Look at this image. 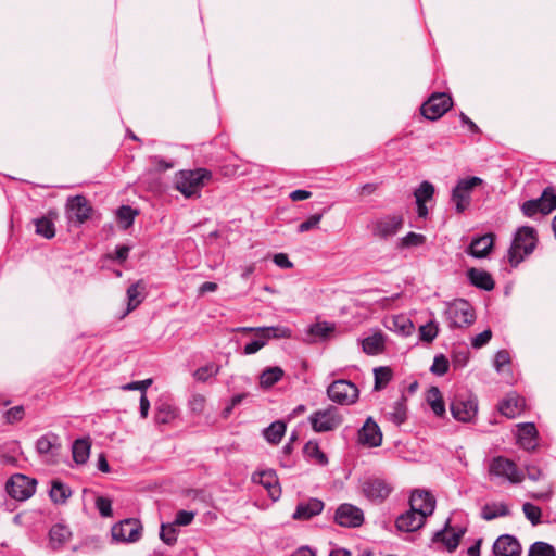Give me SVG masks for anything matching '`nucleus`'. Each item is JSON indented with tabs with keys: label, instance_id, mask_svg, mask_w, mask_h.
Here are the masks:
<instances>
[{
	"label": "nucleus",
	"instance_id": "f257e3e1",
	"mask_svg": "<svg viewBox=\"0 0 556 556\" xmlns=\"http://www.w3.org/2000/svg\"><path fill=\"white\" fill-rule=\"evenodd\" d=\"M538 238L533 227H519L513 238L508 250V262L511 266H518L526 256L531 254L536 247Z\"/></svg>",
	"mask_w": 556,
	"mask_h": 556
},
{
	"label": "nucleus",
	"instance_id": "f03ea898",
	"mask_svg": "<svg viewBox=\"0 0 556 556\" xmlns=\"http://www.w3.org/2000/svg\"><path fill=\"white\" fill-rule=\"evenodd\" d=\"M211 178L212 173L206 168L180 170L176 175L175 187L186 198L200 197L201 189Z\"/></svg>",
	"mask_w": 556,
	"mask_h": 556
},
{
	"label": "nucleus",
	"instance_id": "7ed1b4c3",
	"mask_svg": "<svg viewBox=\"0 0 556 556\" xmlns=\"http://www.w3.org/2000/svg\"><path fill=\"white\" fill-rule=\"evenodd\" d=\"M444 316L451 329L467 328L476 320L473 307L464 299H457L448 303Z\"/></svg>",
	"mask_w": 556,
	"mask_h": 556
},
{
	"label": "nucleus",
	"instance_id": "20e7f679",
	"mask_svg": "<svg viewBox=\"0 0 556 556\" xmlns=\"http://www.w3.org/2000/svg\"><path fill=\"white\" fill-rule=\"evenodd\" d=\"M488 472L491 480L502 479L513 484L522 482L525 478L523 472L518 469L517 465L504 456L493 457L489 462Z\"/></svg>",
	"mask_w": 556,
	"mask_h": 556
},
{
	"label": "nucleus",
	"instance_id": "39448f33",
	"mask_svg": "<svg viewBox=\"0 0 556 556\" xmlns=\"http://www.w3.org/2000/svg\"><path fill=\"white\" fill-rule=\"evenodd\" d=\"M482 184L483 180L477 176L462 178L457 181L452 190L451 201L458 214L464 213L469 207L472 190Z\"/></svg>",
	"mask_w": 556,
	"mask_h": 556
},
{
	"label": "nucleus",
	"instance_id": "423d86ee",
	"mask_svg": "<svg viewBox=\"0 0 556 556\" xmlns=\"http://www.w3.org/2000/svg\"><path fill=\"white\" fill-rule=\"evenodd\" d=\"M291 334V329L283 326H269L258 328L256 338L244 345L243 354H255L262 348H264L270 339H287L290 338Z\"/></svg>",
	"mask_w": 556,
	"mask_h": 556
},
{
	"label": "nucleus",
	"instance_id": "0eeeda50",
	"mask_svg": "<svg viewBox=\"0 0 556 556\" xmlns=\"http://www.w3.org/2000/svg\"><path fill=\"white\" fill-rule=\"evenodd\" d=\"M308 420L313 430L318 433L332 431L343 422V418L339 414L338 408L333 406L314 412L308 417Z\"/></svg>",
	"mask_w": 556,
	"mask_h": 556
},
{
	"label": "nucleus",
	"instance_id": "6e6552de",
	"mask_svg": "<svg viewBox=\"0 0 556 556\" xmlns=\"http://www.w3.org/2000/svg\"><path fill=\"white\" fill-rule=\"evenodd\" d=\"M327 395L334 403L351 405L357 401L359 391L353 382L339 379L327 388Z\"/></svg>",
	"mask_w": 556,
	"mask_h": 556
},
{
	"label": "nucleus",
	"instance_id": "1a4fd4ad",
	"mask_svg": "<svg viewBox=\"0 0 556 556\" xmlns=\"http://www.w3.org/2000/svg\"><path fill=\"white\" fill-rule=\"evenodd\" d=\"M37 480L22 473L13 475L5 484L8 494L17 501H26L36 492Z\"/></svg>",
	"mask_w": 556,
	"mask_h": 556
},
{
	"label": "nucleus",
	"instance_id": "9d476101",
	"mask_svg": "<svg viewBox=\"0 0 556 556\" xmlns=\"http://www.w3.org/2000/svg\"><path fill=\"white\" fill-rule=\"evenodd\" d=\"M453 105L452 98L444 92L433 93L422 103L420 111L422 116L430 121H437L443 116Z\"/></svg>",
	"mask_w": 556,
	"mask_h": 556
},
{
	"label": "nucleus",
	"instance_id": "9b49d317",
	"mask_svg": "<svg viewBox=\"0 0 556 556\" xmlns=\"http://www.w3.org/2000/svg\"><path fill=\"white\" fill-rule=\"evenodd\" d=\"M113 540L123 543L137 542L142 534V526L138 519L128 518L114 525L111 530Z\"/></svg>",
	"mask_w": 556,
	"mask_h": 556
},
{
	"label": "nucleus",
	"instance_id": "f8f14e48",
	"mask_svg": "<svg viewBox=\"0 0 556 556\" xmlns=\"http://www.w3.org/2000/svg\"><path fill=\"white\" fill-rule=\"evenodd\" d=\"M334 521L344 528H357L364 522V513L355 505L343 503L336 510Z\"/></svg>",
	"mask_w": 556,
	"mask_h": 556
},
{
	"label": "nucleus",
	"instance_id": "ddd939ff",
	"mask_svg": "<svg viewBox=\"0 0 556 556\" xmlns=\"http://www.w3.org/2000/svg\"><path fill=\"white\" fill-rule=\"evenodd\" d=\"M92 207L84 195H75L67 199L66 215L70 222L85 223L91 215Z\"/></svg>",
	"mask_w": 556,
	"mask_h": 556
},
{
	"label": "nucleus",
	"instance_id": "4468645a",
	"mask_svg": "<svg viewBox=\"0 0 556 556\" xmlns=\"http://www.w3.org/2000/svg\"><path fill=\"white\" fill-rule=\"evenodd\" d=\"M465 533L466 528H453L451 527V520L447 519L444 525V528L437 531L433 534L432 542H441L445 545L448 552H454L458 547L460 540L465 535Z\"/></svg>",
	"mask_w": 556,
	"mask_h": 556
},
{
	"label": "nucleus",
	"instance_id": "2eb2a0df",
	"mask_svg": "<svg viewBox=\"0 0 556 556\" xmlns=\"http://www.w3.org/2000/svg\"><path fill=\"white\" fill-rule=\"evenodd\" d=\"M477 409L476 400L470 397L455 396L450 404L452 416L462 422H469L476 416Z\"/></svg>",
	"mask_w": 556,
	"mask_h": 556
},
{
	"label": "nucleus",
	"instance_id": "dca6fc26",
	"mask_svg": "<svg viewBox=\"0 0 556 556\" xmlns=\"http://www.w3.org/2000/svg\"><path fill=\"white\" fill-rule=\"evenodd\" d=\"M382 432L372 417H368L357 432V442L366 447H378L382 444Z\"/></svg>",
	"mask_w": 556,
	"mask_h": 556
},
{
	"label": "nucleus",
	"instance_id": "f3484780",
	"mask_svg": "<svg viewBox=\"0 0 556 556\" xmlns=\"http://www.w3.org/2000/svg\"><path fill=\"white\" fill-rule=\"evenodd\" d=\"M409 507L417 514H425V518H427L434 511L435 498L428 491L416 490L409 497Z\"/></svg>",
	"mask_w": 556,
	"mask_h": 556
},
{
	"label": "nucleus",
	"instance_id": "a211bd4d",
	"mask_svg": "<svg viewBox=\"0 0 556 556\" xmlns=\"http://www.w3.org/2000/svg\"><path fill=\"white\" fill-rule=\"evenodd\" d=\"M403 224L402 215H388L375 223L372 232L379 238L387 239L394 236L403 227Z\"/></svg>",
	"mask_w": 556,
	"mask_h": 556
},
{
	"label": "nucleus",
	"instance_id": "6ab92c4d",
	"mask_svg": "<svg viewBox=\"0 0 556 556\" xmlns=\"http://www.w3.org/2000/svg\"><path fill=\"white\" fill-rule=\"evenodd\" d=\"M391 491L392 486L379 478H370L363 483L365 496L374 502L384 501L390 495Z\"/></svg>",
	"mask_w": 556,
	"mask_h": 556
},
{
	"label": "nucleus",
	"instance_id": "aec40b11",
	"mask_svg": "<svg viewBox=\"0 0 556 556\" xmlns=\"http://www.w3.org/2000/svg\"><path fill=\"white\" fill-rule=\"evenodd\" d=\"M493 553L495 556H519L521 545L514 535L503 534L494 542Z\"/></svg>",
	"mask_w": 556,
	"mask_h": 556
},
{
	"label": "nucleus",
	"instance_id": "412c9836",
	"mask_svg": "<svg viewBox=\"0 0 556 556\" xmlns=\"http://www.w3.org/2000/svg\"><path fill=\"white\" fill-rule=\"evenodd\" d=\"M425 514H417L416 511L409 509L403 514H401L396 520L395 526L399 531L402 532H414L420 529L425 523Z\"/></svg>",
	"mask_w": 556,
	"mask_h": 556
},
{
	"label": "nucleus",
	"instance_id": "4be33fe9",
	"mask_svg": "<svg viewBox=\"0 0 556 556\" xmlns=\"http://www.w3.org/2000/svg\"><path fill=\"white\" fill-rule=\"evenodd\" d=\"M324 509V502L318 498H309L307 502L299 503L292 518L295 520H308L319 515Z\"/></svg>",
	"mask_w": 556,
	"mask_h": 556
},
{
	"label": "nucleus",
	"instance_id": "5701e85b",
	"mask_svg": "<svg viewBox=\"0 0 556 556\" xmlns=\"http://www.w3.org/2000/svg\"><path fill=\"white\" fill-rule=\"evenodd\" d=\"M538 430L532 422H526L519 425L518 433H517V442L518 444L527 450L533 451L538 445Z\"/></svg>",
	"mask_w": 556,
	"mask_h": 556
},
{
	"label": "nucleus",
	"instance_id": "b1692460",
	"mask_svg": "<svg viewBox=\"0 0 556 556\" xmlns=\"http://www.w3.org/2000/svg\"><path fill=\"white\" fill-rule=\"evenodd\" d=\"M72 531L62 523L53 525L49 531V546L53 551H60L71 540Z\"/></svg>",
	"mask_w": 556,
	"mask_h": 556
},
{
	"label": "nucleus",
	"instance_id": "393cba45",
	"mask_svg": "<svg viewBox=\"0 0 556 556\" xmlns=\"http://www.w3.org/2000/svg\"><path fill=\"white\" fill-rule=\"evenodd\" d=\"M495 236L486 233L481 237L472 239L468 253L476 258L485 257L493 248Z\"/></svg>",
	"mask_w": 556,
	"mask_h": 556
},
{
	"label": "nucleus",
	"instance_id": "a878e982",
	"mask_svg": "<svg viewBox=\"0 0 556 556\" xmlns=\"http://www.w3.org/2000/svg\"><path fill=\"white\" fill-rule=\"evenodd\" d=\"M386 417L389 421L396 426H401L407 419V405L406 397L401 395L400 399L394 401L386 410Z\"/></svg>",
	"mask_w": 556,
	"mask_h": 556
},
{
	"label": "nucleus",
	"instance_id": "bb28decb",
	"mask_svg": "<svg viewBox=\"0 0 556 556\" xmlns=\"http://www.w3.org/2000/svg\"><path fill=\"white\" fill-rule=\"evenodd\" d=\"M467 278L469 282L476 288H479L484 291H491L494 289L495 282L491 274H489L485 270L478 268H469L467 270Z\"/></svg>",
	"mask_w": 556,
	"mask_h": 556
},
{
	"label": "nucleus",
	"instance_id": "cd10ccee",
	"mask_svg": "<svg viewBox=\"0 0 556 556\" xmlns=\"http://www.w3.org/2000/svg\"><path fill=\"white\" fill-rule=\"evenodd\" d=\"M178 416V408L168 401H159L155 405L154 420L159 425H167Z\"/></svg>",
	"mask_w": 556,
	"mask_h": 556
},
{
	"label": "nucleus",
	"instance_id": "c85d7f7f",
	"mask_svg": "<svg viewBox=\"0 0 556 556\" xmlns=\"http://www.w3.org/2000/svg\"><path fill=\"white\" fill-rule=\"evenodd\" d=\"M146 283L143 280L130 285L126 291L127 295V309L125 315L136 309L144 299Z\"/></svg>",
	"mask_w": 556,
	"mask_h": 556
},
{
	"label": "nucleus",
	"instance_id": "c756f323",
	"mask_svg": "<svg viewBox=\"0 0 556 556\" xmlns=\"http://www.w3.org/2000/svg\"><path fill=\"white\" fill-rule=\"evenodd\" d=\"M386 327L403 337L412 334L414 325L409 318L404 315L393 316L386 321Z\"/></svg>",
	"mask_w": 556,
	"mask_h": 556
},
{
	"label": "nucleus",
	"instance_id": "7c9ffc66",
	"mask_svg": "<svg viewBox=\"0 0 556 556\" xmlns=\"http://www.w3.org/2000/svg\"><path fill=\"white\" fill-rule=\"evenodd\" d=\"M59 448V439L53 433L41 435L36 442V450L40 455L55 456Z\"/></svg>",
	"mask_w": 556,
	"mask_h": 556
},
{
	"label": "nucleus",
	"instance_id": "2f4dec72",
	"mask_svg": "<svg viewBox=\"0 0 556 556\" xmlns=\"http://www.w3.org/2000/svg\"><path fill=\"white\" fill-rule=\"evenodd\" d=\"M363 351L368 355H378L384 350V336L381 332L374 333L362 341Z\"/></svg>",
	"mask_w": 556,
	"mask_h": 556
},
{
	"label": "nucleus",
	"instance_id": "473e14b6",
	"mask_svg": "<svg viewBox=\"0 0 556 556\" xmlns=\"http://www.w3.org/2000/svg\"><path fill=\"white\" fill-rule=\"evenodd\" d=\"M258 482L268 490L271 498L276 500L280 495L277 476L274 470H265L260 472Z\"/></svg>",
	"mask_w": 556,
	"mask_h": 556
},
{
	"label": "nucleus",
	"instance_id": "72a5a7b5",
	"mask_svg": "<svg viewBox=\"0 0 556 556\" xmlns=\"http://www.w3.org/2000/svg\"><path fill=\"white\" fill-rule=\"evenodd\" d=\"M49 495L53 503L64 504L67 501V498L72 495V491L66 484H64L60 480H53L51 482Z\"/></svg>",
	"mask_w": 556,
	"mask_h": 556
},
{
	"label": "nucleus",
	"instance_id": "f704fd0d",
	"mask_svg": "<svg viewBox=\"0 0 556 556\" xmlns=\"http://www.w3.org/2000/svg\"><path fill=\"white\" fill-rule=\"evenodd\" d=\"M34 224L37 235L46 239H52L55 236L54 220L50 215L34 219Z\"/></svg>",
	"mask_w": 556,
	"mask_h": 556
},
{
	"label": "nucleus",
	"instance_id": "c9c22d12",
	"mask_svg": "<svg viewBox=\"0 0 556 556\" xmlns=\"http://www.w3.org/2000/svg\"><path fill=\"white\" fill-rule=\"evenodd\" d=\"M508 515L509 509L504 503L485 504L481 509V517L488 521Z\"/></svg>",
	"mask_w": 556,
	"mask_h": 556
},
{
	"label": "nucleus",
	"instance_id": "e433bc0d",
	"mask_svg": "<svg viewBox=\"0 0 556 556\" xmlns=\"http://www.w3.org/2000/svg\"><path fill=\"white\" fill-rule=\"evenodd\" d=\"M286 432V424L277 420L271 422L263 432L264 438L271 444H278Z\"/></svg>",
	"mask_w": 556,
	"mask_h": 556
},
{
	"label": "nucleus",
	"instance_id": "4c0bfd02",
	"mask_svg": "<svg viewBox=\"0 0 556 556\" xmlns=\"http://www.w3.org/2000/svg\"><path fill=\"white\" fill-rule=\"evenodd\" d=\"M73 459L77 464H85L89 458L90 443L85 439H77L72 447Z\"/></svg>",
	"mask_w": 556,
	"mask_h": 556
},
{
	"label": "nucleus",
	"instance_id": "58836bf2",
	"mask_svg": "<svg viewBox=\"0 0 556 556\" xmlns=\"http://www.w3.org/2000/svg\"><path fill=\"white\" fill-rule=\"evenodd\" d=\"M283 377V370L278 367H268L260 376V384L262 388H270Z\"/></svg>",
	"mask_w": 556,
	"mask_h": 556
},
{
	"label": "nucleus",
	"instance_id": "ea45409f",
	"mask_svg": "<svg viewBox=\"0 0 556 556\" xmlns=\"http://www.w3.org/2000/svg\"><path fill=\"white\" fill-rule=\"evenodd\" d=\"M305 456L315 460L318 465L325 466L328 464L326 454L320 450L316 441H308L303 448Z\"/></svg>",
	"mask_w": 556,
	"mask_h": 556
},
{
	"label": "nucleus",
	"instance_id": "a19ab883",
	"mask_svg": "<svg viewBox=\"0 0 556 556\" xmlns=\"http://www.w3.org/2000/svg\"><path fill=\"white\" fill-rule=\"evenodd\" d=\"M137 215L138 211L132 208L130 205H122L116 213L117 219L123 229H128L132 226Z\"/></svg>",
	"mask_w": 556,
	"mask_h": 556
},
{
	"label": "nucleus",
	"instance_id": "79ce46f5",
	"mask_svg": "<svg viewBox=\"0 0 556 556\" xmlns=\"http://www.w3.org/2000/svg\"><path fill=\"white\" fill-rule=\"evenodd\" d=\"M334 331V325L328 321H318L309 327L308 333L316 339L325 340Z\"/></svg>",
	"mask_w": 556,
	"mask_h": 556
},
{
	"label": "nucleus",
	"instance_id": "37998d69",
	"mask_svg": "<svg viewBox=\"0 0 556 556\" xmlns=\"http://www.w3.org/2000/svg\"><path fill=\"white\" fill-rule=\"evenodd\" d=\"M428 402L437 416H442L445 413V405L442 400L440 390L437 387H432L429 390Z\"/></svg>",
	"mask_w": 556,
	"mask_h": 556
},
{
	"label": "nucleus",
	"instance_id": "c03bdc74",
	"mask_svg": "<svg viewBox=\"0 0 556 556\" xmlns=\"http://www.w3.org/2000/svg\"><path fill=\"white\" fill-rule=\"evenodd\" d=\"M375 386L374 389L379 391L387 387L392 379V370L389 367H377L374 369Z\"/></svg>",
	"mask_w": 556,
	"mask_h": 556
},
{
	"label": "nucleus",
	"instance_id": "a18cd8bd",
	"mask_svg": "<svg viewBox=\"0 0 556 556\" xmlns=\"http://www.w3.org/2000/svg\"><path fill=\"white\" fill-rule=\"evenodd\" d=\"M220 371V366L215 363H208L193 372L195 380L206 382L211 377L217 376Z\"/></svg>",
	"mask_w": 556,
	"mask_h": 556
},
{
	"label": "nucleus",
	"instance_id": "49530a36",
	"mask_svg": "<svg viewBox=\"0 0 556 556\" xmlns=\"http://www.w3.org/2000/svg\"><path fill=\"white\" fill-rule=\"evenodd\" d=\"M500 412L508 418H515L519 413L518 400L514 396H507L500 403Z\"/></svg>",
	"mask_w": 556,
	"mask_h": 556
},
{
	"label": "nucleus",
	"instance_id": "de8ad7c7",
	"mask_svg": "<svg viewBox=\"0 0 556 556\" xmlns=\"http://www.w3.org/2000/svg\"><path fill=\"white\" fill-rule=\"evenodd\" d=\"M177 526L172 523H162L160 538L168 546H173L177 542Z\"/></svg>",
	"mask_w": 556,
	"mask_h": 556
},
{
	"label": "nucleus",
	"instance_id": "09e8293b",
	"mask_svg": "<svg viewBox=\"0 0 556 556\" xmlns=\"http://www.w3.org/2000/svg\"><path fill=\"white\" fill-rule=\"evenodd\" d=\"M528 556H556V549L546 542L538 541L530 546Z\"/></svg>",
	"mask_w": 556,
	"mask_h": 556
},
{
	"label": "nucleus",
	"instance_id": "8fccbe9b",
	"mask_svg": "<svg viewBox=\"0 0 556 556\" xmlns=\"http://www.w3.org/2000/svg\"><path fill=\"white\" fill-rule=\"evenodd\" d=\"M540 198L544 208V215H547L552 211L556 210V192L553 187L545 188Z\"/></svg>",
	"mask_w": 556,
	"mask_h": 556
},
{
	"label": "nucleus",
	"instance_id": "3c124183",
	"mask_svg": "<svg viewBox=\"0 0 556 556\" xmlns=\"http://www.w3.org/2000/svg\"><path fill=\"white\" fill-rule=\"evenodd\" d=\"M521 212L527 217H533L538 213H541L544 215V208L542 206L541 198L532 199V200H528V201L523 202L521 205Z\"/></svg>",
	"mask_w": 556,
	"mask_h": 556
},
{
	"label": "nucleus",
	"instance_id": "603ef678",
	"mask_svg": "<svg viewBox=\"0 0 556 556\" xmlns=\"http://www.w3.org/2000/svg\"><path fill=\"white\" fill-rule=\"evenodd\" d=\"M434 193V186L429 181H422L419 187L415 190L414 195L416 202H427Z\"/></svg>",
	"mask_w": 556,
	"mask_h": 556
},
{
	"label": "nucleus",
	"instance_id": "864d4df0",
	"mask_svg": "<svg viewBox=\"0 0 556 556\" xmlns=\"http://www.w3.org/2000/svg\"><path fill=\"white\" fill-rule=\"evenodd\" d=\"M522 511L526 516V518L533 525L536 526L541 522V508L539 506H535L532 503H525L522 506Z\"/></svg>",
	"mask_w": 556,
	"mask_h": 556
},
{
	"label": "nucleus",
	"instance_id": "5fc2aeb1",
	"mask_svg": "<svg viewBox=\"0 0 556 556\" xmlns=\"http://www.w3.org/2000/svg\"><path fill=\"white\" fill-rule=\"evenodd\" d=\"M448 359L443 354H439L434 356L433 363L430 367V371L433 375L443 376L448 371Z\"/></svg>",
	"mask_w": 556,
	"mask_h": 556
},
{
	"label": "nucleus",
	"instance_id": "6e6d98bb",
	"mask_svg": "<svg viewBox=\"0 0 556 556\" xmlns=\"http://www.w3.org/2000/svg\"><path fill=\"white\" fill-rule=\"evenodd\" d=\"M438 326L432 321L419 328L420 340L425 342H432L438 336Z\"/></svg>",
	"mask_w": 556,
	"mask_h": 556
},
{
	"label": "nucleus",
	"instance_id": "4d7b16f0",
	"mask_svg": "<svg viewBox=\"0 0 556 556\" xmlns=\"http://www.w3.org/2000/svg\"><path fill=\"white\" fill-rule=\"evenodd\" d=\"M96 507L102 517H112V501L104 496H98L96 498Z\"/></svg>",
	"mask_w": 556,
	"mask_h": 556
},
{
	"label": "nucleus",
	"instance_id": "13d9d810",
	"mask_svg": "<svg viewBox=\"0 0 556 556\" xmlns=\"http://www.w3.org/2000/svg\"><path fill=\"white\" fill-rule=\"evenodd\" d=\"M426 238L421 233L408 232L401 239V244L404 248L418 247L425 242Z\"/></svg>",
	"mask_w": 556,
	"mask_h": 556
},
{
	"label": "nucleus",
	"instance_id": "bf43d9fd",
	"mask_svg": "<svg viewBox=\"0 0 556 556\" xmlns=\"http://www.w3.org/2000/svg\"><path fill=\"white\" fill-rule=\"evenodd\" d=\"M321 217H323V214L311 215L306 220L302 222L299 225L298 231L302 233V232H306V231L317 227V225L321 220Z\"/></svg>",
	"mask_w": 556,
	"mask_h": 556
},
{
	"label": "nucleus",
	"instance_id": "052dcab7",
	"mask_svg": "<svg viewBox=\"0 0 556 556\" xmlns=\"http://www.w3.org/2000/svg\"><path fill=\"white\" fill-rule=\"evenodd\" d=\"M510 363V355L506 350H500L494 357V368L497 372H501L505 365Z\"/></svg>",
	"mask_w": 556,
	"mask_h": 556
},
{
	"label": "nucleus",
	"instance_id": "680f3d73",
	"mask_svg": "<svg viewBox=\"0 0 556 556\" xmlns=\"http://www.w3.org/2000/svg\"><path fill=\"white\" fill-rule=\"evenodd\" d=\"M195 514L189 510H179L175 516V520L173 521L177 527L178 526H188L194 519Z\"/></svg>",
	"mask_w": 556,
	"mask_h": 556
},
{
	"label": "nucleus",
	"instance_id": "e2e57ef3",
	"mask_svg": "<svg viewBox=\"0 0 556 556\" xmlns=\"http://www.w3.org/2000/svg\"><path fill=\"white\" fill-rule=\"evenodd\" d=\"M491 338L492 331L490 329H486L472 338L471 346L475 349H480L484 346L491 340Z\"/></svg>",
	"mask_w": 556,
	"mask_h": 556
},
{
	"label": "nucleus",
	"instance_id": "0e129e2a",
	"mask_svg": "<svg viewBox=\"0 0 556 556\" xmlns=\"http://www.w3.org/2000/svg\"><path fill=\"white\" fill-rule=\"evenodd\" d=\"M189 407L193 413L201 414L205 407V397L201 394L192 395Z\"/></svg>",
	"mask_w": 556,
	"mask_h": 556
},
{
	"label": "nucleus",
	"instance_id": "69168bd1",
	"mask_svg": "<svg viewBox=\"0 0 556 556\" xmlns=\"http://www.w3.org/2000/svg\"><path fill=\"white\" fill-rule=\"evenodd\" d=\"M23 416H24L23 406H14L5 413V418H7L8 422H10V424L20 421L23 418Z\"/></svg>",
	"mask_w": 556,
	"mask_h": 556
},
{
	"label": "nucleus",
	"instance_id": "338daca9",
	"mask_svg": "<svg viewBox=\"0 0 556 556\" xmlns=\"http://www.w3.org/2000/svg\"><path fill=\"white\" fill-rule=\"evenodd\" d=\"M273 262L280 268L289 269L293 267V263L285 253H277L274 255Z\"/></svg>",
	"mask_w": 556,
	"mask_h": 556
},
{
	"label": "nucleus",
	"instance_id": "774afa93",
	"mask_svg": "<svg viewBox=\"0 0 556 556\" xmlns=\"http://www.w3.org/2000/svg\"><path fill=\"white\" fill-rule=\"evenodd\" d=\"M129 251H130V248L128 245H125V244L117 245L115 248L113 257H114V260L122 263L127 260Z\"/></svg>",
	"mask_w": 556,
	"mask_h": 556
}]
</instances>
